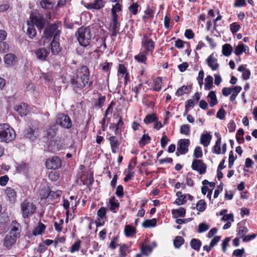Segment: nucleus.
<instances>
[{
  "label": "nucleus",
  "mask_w": 257,
  "mask_h": 257,
  "mask_svg": "<svg viewBox=\"0 0 257 257\" xmlns=\"http://www.w3.org/2000/svg\"><path fill=\"white\" fill-rule=\"evenodd\" d=\"M56 123L64 128L69 129L72 126V122L70 117L64 113H59L57 115Z\"/></svg>",
  "instance_id": "obj_6"
},
{
  "label": "nucleus",
  "mask_w": 257,
  "mask_h": 257,
  "mask_svg": "<svg viewBox=\"0 0 257 257\" xmlns=\"http://www.w3.org/2000/svg\"><path fill=\"white\" fill-rule=\"evenodd\" d=\"M191 247L195 250L199 251L201 246V242L198 239L193 238L190 241Z\"/></svg>",
  "instance_id": "obj_35"
},
{
  "label": "nucleus",
  "mask_w": 257,
  "mask_h": 257,
  "mask_svg": "<svg viewBox=\"0 0 257 257\" xmlns=\"http://www.w3.org/2000/svg\"><path fill=\"white\" fill-rule=\"evenodd\" d=\"M240 28V25L237 24L236 23H233L230 25V29L232 33L234 34L236 33Z\"/></svg>",
  "instance_id": "obj_64"
},
{
  "label": "nucleus",
  "mask_w": 257,
  "mask_h": 257,
  "mask_svg": "<svg viewBox=\"0 0 257 257\" xmlns=\"http://www.w3.org/2000/svg\"><path fill=\"white\" fill-rule=\"evenodd\" d=\"M244 253V249L243 248L241 249H235L232 253V255L236 257H242Z\"/></svg>",
  "instance_id": "obj_61"
},
{
  "label": "nucleus",
  "mask_w": 257,
  "mask_h": 257,
  "mask_svg": "<svg viewBox=\"0 0 257 257\" xmlns=\"http://www.w3.org/2000/svg\"><path fill=\"white\" fill-rule=\"evenodd\" d=\"M5 193L9 201L11 203H14L17 198V192L15 190L11 187H7L5 189Z\"/></svg>",
  "instance_id": "obj_21"
},
{
  "label": "nucleus",
  "mask_w": 257,
  "mask_h": 257,
  "mask_svg": "<svg viewBox=\"0 0 257 257\" xmlns=\"http://www.w3.org/2000/svg\"><path fill=\"white\" fill-rule=\"evenodd\" d=\"M121 11V6L119 3H117L114 6L112 7V8L111 9L112 17L114 16V15L116 16H118L117 12H120Z\"/></svg>",
  "instance_id": "obj_52"
},
{
  "label": "nucleus",
  "mask_w": 257,
  "mask_h": 257,
  "mask_svg": "<svg viewBox=\"0 0 257 257\" xmlns=\"http://www.w3.org/2000/svg\"><path fill=\"white\" fill-rule=\"evenodd\" d=\"M246 51H248V47L241 42H239L235 47L234 53L237 56H240L242 53H246Z\"/></svg>",
  "instance_id": "obj_23"
},
{
  "label": "nucleus",
  "mask_w": 257,
  "mask_h": 257,
  "mask_svg": "<svg viewBox=\"0 0 257 257\" xmlns=\"http://www.w3.org/2000/svg\"><path fill=\"white\" fill-rule=\"evenodd\" d=\"M97 44H96L97 48L102 49L104 50L106 48V44L105 43V39L104 38H99L96 39Z\"/></svg>",
  "instance_id": "obj_41"
},
{
  "label": "nucleus",
  "mask_w": 257,
  "mask_h": 257,
  "mask_svg": "<svg viewBox=\"0 0 257 257\" xmlns=\"http://www.w3.org/2000/svg\"><path fill=\"white\" fill-rule=\"evenodd\" d=\"M75 36L79 44L86 47L90 44L92 35L89 27H82L77 30Z\"/></svg>",
  "instance_id": "obj_2"
},
{
  "label": "nucleus",
  "mask_w": 257,
  "mask_h": 257,
  "mask_svg": "<svg viewBox=\"0 0 257 257\" xmlns=\"http://www.w3.org/2000/svg\"><path fill=\"white\" fill-rule=\"evenodd\" d=\"M14 109L21 116L27 115L29 112L28 106L25 103H21L18 105H16L14 107Z\"/></svg>",
  "instance_id": "obj_16"
},
{
  "label": "nucleus",
  "mask_w": 257,
  "mask_h": 257,
  "mask_svg": "<svg viewBox=\"0 0 257 257\" xmlns=\"http://www.w3.org/2000/svg\"><path fill=\"white\" fill-rule=\"evenodd\" d=\"M37 58L41 61H45L49 52L44 48H39L35 52Z\"/></svg>",
  "instance_id": "obj_20"
},
{
  "label": "nucleus",
  "mask_w": 257,
  "mask_h": 257,
  "mask_svg": "<svg viewBox=\"0 0 257 257\" xmlns=\"http://www.w3.org/2000/svg\"><path fill=\"white\" fill-rule=\"evenodd\" d=\"M184 238L180 236H176L173 241V244L175 248H179L180 246L184 243Z\"/></svg>",
  "instance_id": "obj_42"
},
{
  "label": "nucleus",
  "mask_w": 257,
  "mask_h": 257,
  "mask_svg": "<svg viewBox=\"0 0 257 257\" xmlns=\"http://www.w3.org/2000/svg\"><path fill=\"white\" fill-rule=\"evenodd\" d=\"M209 228V226L204 223H201L198 225L197 231L199 233H202L207 231Z\"/></svg>",
  "instance_id": "obj_58"
},
{
  "label": "nucleus",
  "mask_w": 257,
  "mask_h": 257,
  "mask_svg": "<svg viewBox=\"0 0 257 257\" xmlns=\"http://www.w3.org/2000/svg\"><path fill=\"white\" fill-rule=\"evenodd\" d=\"M108 140L110 142L111 152L112 153L115 154L118 150L120 144L117 139L114 136L110 137Z\"/></svg>",
  "instance_id": "obj_22"
},
{
  "label": "nucleus",
  "mask_w": 257,
  "mask_h": 257,
  "mask_svg": "<svg viewBox=\"0 0 257 257\" xmlns=\"http://www.w3.org/2000/svg\"><path fill=\"white\" fill-rule=\"evenodd\" d=\"M16 137L15 130L7 123L0 124V142L9 143Z\"/></svg>",
  "instance_id": "obj_3"
},
{
  "label": "nucleus",
  "mask_w": 257,
  "mask_h": 257,
  "mask_svg": "<svg viewBox=\"0 0 257 257\" xmlns=\"http://www.w3.org/2000/svg\"><path fill=\"white\" fill-rule=\"evenodd\" d=\"M53 0H41V5L44 9H50L53 7Z\"/></svg>",
  "instance_id": "obj_46"
},
{
  "label": "nucleus",
  "mask_w": 257,
  "mask_h": 257,
  "mask_svg": "<svg viewBox=\"0 0 257 257\" xmlns=\"http://www.w3.org/2000/svg\"><path fill=\"white\" fill-rule=\"evenodd\" d=\"M236 159V156L235 157L233 156V152L232 151H231L229 152V158H228V168L231 169L234 164V161Z\"/></svg>",
  "instance_id": "obj_55"
},
{
  "label": "nucleus",
  "mask_w": 257,
  "mask_h": 257,
  "mask_svg": "<svg viewBox=\"0 0 257 257\" xmlns=\"http://www.w3.org/2000/svg\"><path fill=\"white\" fill-rule=\"evenodd\" d=\"M190 127L188 124H183L180 127V133L182 134L188 135L190 134Z\"/></svg>",
  "instance_id": "obj_54"
},
{
  "label": "nucleus",
  "mask_w": 257,
  "mask_h": 257,
  "mask_svg": "<svg viewBox=\"0 0 257 257\" xmlns=\"http://www.w3.org/2000/svg\"><path fill=\"white\" fill-rule=\"evenodd\" d=\"M190 145L189 139H180L178 143L176 155H185L188 152V147Z\"/></svg>",
  "instance_id": "obj_9"
},
{
  "label": "nucleus",
  "mask_w": 257,
  "mask_h": 257,
  "mask_svg": "<svg viewBox=\"0 0 257 257\" xmlns=\"http://www.w3.org/2000/svg\"><path fill=\"white\" fill-rule=\"evenodd\" d=\"M28 28L27 31V34L29 36L30 38H34L37 34L36 30L33 24H31L29 21L27 23Z\"/></svg>",
  "instance_id": "obj_31"
},
{
  "label": "nucleus",
  "mask_w": 257,
  "mask_h": 257,
  "mask_svg": "<svg viewBox=\"0 0 257 257\" xmlns=\"http://www.w3.org/2000/svg\"><path fill=\"white\" fill-rule=\"evenodd\" d=\"M46 166L48 169L56 170L61 166V161L57 156L48 159L46 161Z\"/></svg>",
  "instance_id": "obj_13"
},
{
  "label": "nucleus",
  "mask_w": 257,
  "mask_h": 257,
  "mask_svg": "<svg viewBox=\"0 0 257 257\" xmlns=\"http://www.w3.org/2000/svg\"><path fill=\"white\" fill-rule=\"evenodd\" d=\"M248 229L245 226H240L237 230V235L242 239L245 236V234L248 232Z\"/></svg>",
  "instance_id": "obj_48"
},
{
  "label": "nucleus",
  "mask_w": 257,
  "mask_h": 257,
  "mask_svg": "<svg viewBox=\"0 0 257 257\" xmlns=\"http://www.w3.org/2000/svg\"><path fill=\"white\" fill-rule=\"evenodd\" d=\"M17 239L14 237L7 234L5 238L4 245L8 249H10L15 244Z\"/></svg>",
  "instance_id": "obj_26"
},
{
  "label": "nucleus",
  "mask_w": 257,
  "mask_h": 257,
  "mask_svg": "<svg viewBox=\"0 0 257 257\" xmlns=\"http://www.w3.org/2000/svg\"><path fill=\"white\" fill-rule=\"evenodd\" d=\"M63 223L64 221L62 219H60L59 222L55 221L54 223V226L56 231L58 232H60L62 231Z\"/></svg>",
  "instance_id": "obj_57"
},
{
  "label": "nucleus",
  "mask_w": 257,
  "mask_h": 257,
  "mask_svg": "<svg viewBox=\"0 0 257 257\" xmlns=\"http://www.w3.org/2000/svg\"><path fill=\"white\" fill-rule=\"evenodd\" d=\"M172 213L176 217H183L185 215L186 210L184 208L180 207L177 209H173L172 210Z\"/></svg>",
  "instance_id": "obj_36"
},
{
  "label": "nucleus",
  "mask_w": 257,
  "mask_h": 257,
  "mask_svg": "<svg viewBox=\"0 0 257 257\" xmlns=\"http://www.w3.org/2000/svg\"><path fill=\"white\" fill-rule=\"evenodd\" d=\"M106 213V208L105 207H102L97 211V214L99 217L103 219L105 217Z\"/></svg>",
  "instance_id": "obj_62"
},
{
  "label": "nucleus",
  "mask_w": 257,
  "mask_h": 257,
  "mask_svg": "<svg viewBox=\"0 0 257 257\" xmlns=\"http://www.w3.org/2000/svg\"><path fill=\"white\" fill-rule=\"evenodd\" d=\"M191 91V88L188 86L183 85L179 88L175 93L176 95L181 96L184 93H189Z\"/></svg>",
  "instance_id": "obj_39"
},
{
  "label": "nucleus",
  "mask_w": 257,
  "mask_h": 257,
  "mask_svg": "<svg viewBox=\"0 0 257 257\" xmlns=\"http://www.w3.org/2000/svg\"><path fill=\"white\" fill-rule=\"evenodd\" d=\"M30 19L33 24H35L38 31L41 32L47 23V20L44 16L39 13L34 14L31 15Z\"/></svg>",
  "instance_id": "obj_5"
},
{
  "label": "nucleus",
  "mask_w": 257,
  "mask_h": 257,
  "mask_svg": "<svg viewBox=\"0 0 257 257\" xmlns=\"http://www.w3.org/2000/svg\"><path fill=\"white\" fill-rule=\"evenodd\" d=\"M105 100V96H100L96 101L94 103V105L95 106L101 108L104 104V101Z\"/></svg>",
  "instance_id": "obj_56"
},
{
  "label": "nucleus",
  "mask_w": 257,
  "mask_h": 257,
  "mask_svg": "<svg viewBox=\"0 0 257 257\" xmlns=\"http://www.w3.org/2000/svg\"><path fill=\"white\" fill-rule=\"evenodd\" d=\"M151 35L145 34L142 40V46L147 53L152 52L155 48V42L150 38Z\"/></svg>",
  "instance_id": "obj_8"
},
{
  "label": "nucleus",
  "mask_w": 257,
  "mask_h": 257,
  "mask_svg": "<svg viewBox=\"0 0 257 257\" xmlns=\"http://www.w3.org/2000/svg\"><path fill=\"white\" fill-rule=\"evenodd\" d=\"M9 50V44L6 42L0 41V53H6Z\"/></svg>",
  "instance_id": "obj_50"
},
{
  "label": "nucleus",
  "mask_w": 257,
  "mask_h": 257,
  "mask_svg": "<svg viewBox=\"0 0 257 257\" xmlns=\"http://www.w3.org/2000/svg\"><path fill=\"white\" fill-rule=\"evenodd\" d=\"M156 119H157V117L155 114L152 113L148 114L144 118V121L146 124H149L154 122Z\"/></svg>",
  "instance_id": "obj_44"
},
{
  "label": "nucleus",
  "mask_w": 257,
  "mask_h": 257,
  "mask_svg": "<svg viewBox=\"0 0 257 257\" xmlns=\"http://www.w3.org/2000/svg\"><path fill=\"white\" fill-rule=\"evenodd\" d=\"M232 50V47L230 44L226 43L222 46V53L225 56H229L231 54Z\"/></svg>",
  "instance_id": "obj_30"
},
{
  "label": "nucleus",
  "mask_w": 257,
  "mask_h": 257,
  "mask_svg": "<svg viewBox=\"0 0 257 257\" xmlns=\"http://www.w3.org/2000/svg\"><path fill=\"white\" fill-rule=\"evenodd\" d=\"M105 2L103 0H95L93 3H89L85 5V7L89 10H99L104 6Z\"/></svg>",
  "instance_id": "obj_17"
},
{
  "label": "nucleus",
  "mask_w": 257,
  "mask_h": 257,
  "mask_svg": "<svg viewBox=\"0 0 257 257\" xmlns=\"http://www.w3.org/2000/svg\"><path fill=\"white\" fill-rule=\"evenodd\" d=\"M139 5L137 3H133L129 7V11L134 15H136L138 13V9Z\"/></svg>",
  "instance_id": "obj_63"
},
{
  "label": "nucleus",
  "mask_w": 257,
  "mask_h": 257,
  "mask_svg": "<svg viewBox=\"0 0 257 257\" xmlns=\"http://www.w3.org/2000/svg\"><path fill=\"white\" fill-rule=\"evenodd\" d=\"M120 26V24L118 22V16L114 15V16L112 17L108 30L111 32V35L112 37H116L117 34L119 33Z\"/></svg>",
  "instance_id": "obj_11"
},
{
  "label": "nucleus",
  "mask_w": 257,
  "mask_h": 257,
  "mask_svg": "<svg viewBox=\"0 0 257 257\" xmlns=\"http://www.w3.org/2000/svg\"><path fill=\"white\" fill-rule=\"evenodd\" d=\"M57 130L55 126H53L49 127L47 131V135L48 138H52L54 137L56 134Z\"/></svg>",
  "instance_id": "obj_59"
},
{
  "label": "nucleus",
  "mask_w": 257,
  "mask_h": 257,
  "mask_svg": "<svg viewBox=\"0 0 257 257\" xmlns=\"http://www.w3.org/2000/svg\"><path fill=\"white\" fill-rule=\"evenodd\" d=\"M207 63L208 66L210 67L213 71L216 70L219 66V64L217 63V59L215 58L213 54L209 55L207 58Z\"/></svg>",
  "instance_id": "obj_19"
},
{
  "label": "nucleus",
  "mask_w": 257,
  "mask_h": 257,
  "mask_svg": "<svg viewBox=\"0 0 257 257\" xmlns=\"http://www.w3.org/2000/svg\"><path fill=\"white\" fill-rule=\"evenodd\" d=\"M25 136L32 141H34L38 136V129L32 128L30 127L26 129L25 131Z\"/></svg>",
  "instance_id": "obj_18"
},
{
  "label": "nucleus",
  "mask_w": 257,
  "mask_h": 257,
  "mask_svg": "<svg viewBox=\"0 0 257 257\" xmlns=\"http://www.w3.org/2000/svg\"><path fill=\"white\" fill-rule=\"evenodd\" d=\"M60 177L59 172L56 171H51L48 175V178L52 181H57Z\"/></svg>",
  "instance_id": "obj_47"
},
{
  "label": "nucleus",
  "mask_w": 257,
  "mask_h": 257,
  "mask_svg": "<svg viewBox=\"0 0 257 257\" xmlns=\"http://www.w3.org/2000/svg\"><path fill=\"white\" fill-rule=\"evenodd\" d=\"M59 38V32H57L53 36V39L51 43V52L54 55L58 54L62 50L61 47L60 46V44L58 42Z\"/></svg>",
  "instance_id": "obj_10"
},
{
  "label": "nucleus",
  "mask_w": 257,
  "mask_h": 257,
  "mask_svg": "<svg viewBox=\"0 0 257 257\" xmlns=\"http://www.w3.org/2000/svg\"><path fill=\"white\" fill-rule=\"evenodd\" d=\"M197 209L200 211L202 212L204 211L206 208V204L204 200L201 199L196 204Z\"/></svg>",
  "instance_id": "obj_49"
},
{
  "label": "nucleus",
  "mask_w": 257,
  "mask_h": 257,
  "mask_svg": "<svg viewBox=\"0 0 257 257\" xmlns=\"http://www.w3.org/2000/svg\"><path fill=\"white\" fill-rule=\"evenodd\" d=\"M109 203L110 204V210L114 213L116 212L118 210L119 203L118 202L114 196H112L109 198Z\"/></svg>",
  "instance_id": "obj_24"
},
{
  "label": "nucleus",
  "mask_w": 257,
  "mask_h": 257,
  "mask_svg": "<svg viewBox=\"0 0 257 257\" xmlns=\"http://www.w3.org/2000/svg\"><path fill=\"white\" fill-rule=\"evenodd\" d=\"M157 224V219L153 218L152 219H146L142 223V226L145 228H149L155 227Z\"/></svg>",
  "instance_id": "obj_37"
},
{
  "label": "nucleus",
  "mask_w": 257,
  "mask_h": 257,
  "mask_svg": "<svg viewBox=\"0 0 257 257\" xmlns=\"http://www.w3.org/2000/svg\"><path fill=\"white\" fill-rule=\"evenodd\" d=\"M151 139V137L148 134L143 135L139 141V145L140 147H143L146 145L150 143Z\"/></svg>",
  "instance_id": "obj_32"
},
{
  "label": "nucleus",
  "mask_w": 257,
  "mask_h": 257,
  "mask_svg": "<svg viewBox=\"0 0 257 257\" xmlns=\"http://www.w3.org/2000/svg\"><path fill=\"white\" fill-rule=\"evenodd\" d=\"M124 232L127 237L131 236L136 233L135 229L129 225H125Z\"/></svg>",
  "instance_id": "obj_43"
},
{
  "label": "nucleus",
  "mask_w": 257,
  "mask_h": 257,
  "mask_svg": "<svg viewBox=\"0 0 257 257\" xmlns=\"http://www.w3.org/2000/svg\"><path fill=\"white\" fill-rule=\"evenodd\" d=\"M90 72L88 68L86 66H81L76 71L75 75L71 79V84L76 90H81L88 86L91 87L93 84V81L89 80Z\"/></svg>",
  "instance_id": "obj_1"
},
{
  "label": "nucleus",
  "mask_w": 257,
  "mask_h": 257,
  "mask_svg": "<svg viewBox=\"0 0 257 257\" xmlns=\"http://www.w3.org/2000/svg\"><path fill=\"white\" fill-rule=\"evenodd\" d=\"M208 98L210 99V101L209 102V105L211 107H213L217 103V99L216 97L215 92L214 91H210L208 95Z\"/></svg>",
  "instance_id": "obj_33"
},
{
  "label": "nucleus",
  "mask_w": 257,
  "mask_h": 257,
  "mask_svg": "<svg viewBox=\"0 0 257 257\" xmlns=\"http://www.w3.org/2000/svg\"><path fill=\"white\" fill-rule=\"evenodd\" d=\"M36 206L33 202L25 199L21 204V213L23 218H29L36 211Z\"/></svg>",
  "instance_id": "obj_4"
},
{
  "label": "nucleus",
  "mask_w": 257,
  "mask_h": 257,
  "mask_svg": "<svg viewBox=\"0 0 257 257\" xmlns=\"http://www.w3.org/2000/svg\"><path fill=\"white\" fill-rule=\"evenodd\" d=\"M141 253L148 256L152 251V248L149 245H142L141 247Z\"/></svg>",
  "instance_id": "obj_45"
},
{
  "label": "nucleus",
  "mask_w": 257,
  "mask_h": 257,
  "mask_svg": "<svg viewBox=\"0 0 257 257\" xmlns=\"http://www.w3.org/2000/svg\"><path fill=\"white\" fill-rule=\"evenodd\" d=\"M212 139V136L210 132H206V134H203L200 137V143L204 147H207L210 143Z\"/></svg>",
  "instance_id": "obj_25"
},
{
  "label": "nucleus",
  "mask_w": 257,
  "mask_h": 257,
  "mask_svg": "<svg viewBox=\"0 0 257 257\" xmlns=\"http://www.w3.org/2000/svg\"><path fill=\"white\" fill-rule=\"evenodd\" d=\"M238 71L242 72V78L244 80H247L250 76V71L246 68V65H241L238 68Z\"/></svg>",
  "instance_id": "obj_27"
},
{
  "label": "nucleus",
  "mask_w": 257,
  "mask_h": 257,
  "mask_svg": "<svg viewBox=\"0 0 257 257\" xmlns=\"http://www.w3.org/2000/svg\"><path fill=\"white\" fill-rule=\"evenodd\" d=\"M46 229V226L42 222L38 223V226L35 227L32 231V234L34 236L42 234Z\"/></svg>",
  "instance_id": "obj_29"
},
{
  "label": "nucleus",
  "mask_w": 257,
  "mask_h": 257,
  "mask_svg": "<svg viewBox=\"0 0 257 257\" xmlns=\"http://www.w3.org/2000/svg\"><path fill=\"white\" fill-rule=\"evenodd\" d=\"M213 77L210 76H207L205 79V85L204 89L206 90H209L211 89L213 87Z\"/></svg>",
  "instance_id": "obj_34"
},
{
  "label": "nucleus",
  "mask_w": 257,
  "mask_h": 257,
  "mask_svg": "<svg viewBox=\"0 0 257 257\" xmlns=\"http://www.w3.org/2000/svg\"><path fill=\"white\" fill-rule=\"evenodd\" d=\"M221 138L220 136L217 137L215 145L213 147V152L216 154L221 153L220 145Z\"/></svg>",
  "instance_id": "obj_40"
},
{
  "label": "nucleus",
  "mask_w": 257,
  "mask_h": 257,
  "mask_svg": "<svg viewBox=\"0 0 257 257\" xmlns=\"http://www.w3.org/2000/svg\"><path fill=\"white\" fill-rule=\"evenodd\" d=\"M59 26V23H54L48 26L43 32L42 38L50 40L52 38L53 35H54L57 32H59L60 36L61 31L58 30Z\"/></svg>",
  "instance_id": "obj_7"
},
{
  "label": "nucleus",
  "mask_w": 257,
  "mask_h": 257,
  "mask_svg": "<svg viewBox=\"0 0 257 257\" xmlns=\"http://www.w3.org/2000/svg\"><path fill=\"white\" fill-rule=\"evenodd\" d=\"M115 104V102L114 101H111L109 104L108 105V107L105 110L104 116L105 117H107L108 115L111 114L113 112V108L114 105Z\"/></svg>",
  "instance_id": "obj_53"
},
{
  "label": "nucleus",
  "mask_w": 257,
  "mask_h": 257,
  "mask_svg": "<svg viewBox=\"0 0 257 257\" xmlns=\"http://www.w3.org/2000/svg\"><path fill=\"white\" fill-rule=\"evenodd\" d=\"M4 60L6 67L10 68L17 64L18 58L15 54L10 53L5 55Z\"/></svg>",
  "instance_id": "obj_15"
},
{
  "label": "nucleus",
  "mask_w": 257,
  "mask_h": 257,
  "mask_svg": "<svg viewBox=\"0 0 257 257\" xmlns=\"http://www.w3.org/2000/svg\"><path fill=\"white\" fill-rule=\"evenodd\" d=\"M202 151L201 147L197 146L194 151V156L196 158H200L202 157Z\"/></svg>",
  "instance_id": "obj_60"
},
{
  "label": "nucleus",
  "mask_w": 257,
  "mask_h": 257,
  "mask_svg": "<svg viewBox=\"0 0 257 257\" xmlns=\"http://www.w3.org/2000/svg\"><path fill=\"white\" fill-rule=\"evenodd\" d=\"M191 167L193 170L198 171L200 174H203L206 171L207 166L201 160H194Z\"/></svg>",
  "instance_id": "obj_14"
},
{
  "label": "nucleus",
  "mask_w": 257,
  "mask_h": 257,
  "mask_svg": "<svg viewBox=\"0 0 257 257\" xmlns=\"http://www.w3.org/2000/svg\"><path fill=\"white\" fill-rule=\"evenodd\" d=\"M148 53L143 51L135 56L134 58L139 63L146 64L147 60V55Z\"/></svg>",
  "instance_id": "obj_28"
},
{
  "label": "nucleus",
  "mask_w": 257,
  "mask_h": 257,
  "mask_svg": "<svg viewBox=\"0 0 257 257\" xmlns=\"http://www.w3.org/2000/svg\"><path fill=\"white\" fill-rule=\"evenodd\" d=\"M162 79L161 77H158L154 80V86L153 87V90L157 92H159L162 86Z\"/></svg>",
  "instance_id": "obj_38"
},
{
  "label": "nucleus",
  "mask_w": 257,
  "mask_h": 257,
  "mask_svg": "<svg viewBox=\"0 0 257 257\" xmlns=\"http://www.w3.org/2000/svg\"><path fill=\"white\" fill-rule=\"evenodd\" d=\"M80 245L81 241L80 240H77L70 247V251L71 253L78 251L80 248Z\"/></svg>",
  "instance_id": "obj_51"
},
{
  "label": "nucleus",
  "mask_w": 257,
  "mask_h": 257,
  "mask_svg": "<svg viewBox=\"0 0 257 257\" xmlns=\"http://www.w3.org/2000/svg\"><path fill=\"white\" fill-rule=\"evenodd\" d=\"M10 228V232L8 235H11L16 239L20 237L21 232V226L20 224L18 223L16 220H14L12 222Z\"/></svg>",
  "instance_id": "obj_12"
}]
</instances>
